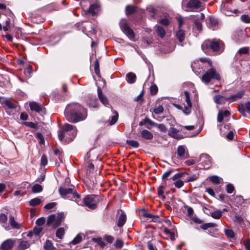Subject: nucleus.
I'll return each mask as SVG.
<instances>
[{"label": "nucleus", "mask_w": 250, "mask_h": 250, "mask_svg": "<svg viewBox=\"0 0 250 250\" xmlns=\"http://www.w3.org/2000/svg\"><path fill=\"white\" fill-rule=\"evenodd\" d=\"M201 6V2L198 0H190L188 3V7L189 8H199Z\"/></svg>", "instance_id": "obj_23"}, {"label": "nucleus", "mask_w": 250, "mask_h": 250, "mask_svg": "<svg viewBox=\"0 0 250 250\" xmlns=\"http://www.w3.org/2000/svg\"><path fill=\"white\" fill-rule=\"evenodd\" d=\"M120 27L122 31L127 36V37L130 40H133L134 39V32L133 30L127 25L125 21L122 20V21L120 22Z\"/></svg>", "instance_id": "obj_9"}, {"label": "nucleus", "mask_w": 250, "mask_h": 250, "mask_svg": "<svg viewBox=\"0 0 250 250\" xmlns=\"http://www.w3.org/2000/svg\"><path fill=\"white\" fill-rule=\"evenodd\" d=\"M14 242L15 241L11 239H7L2 243L0 248L2 250H10L13 248Z\"/></svg>", "instance_id": "obj_14"}, {"label": "nucleus", "mask_w": 250, "mask_h": 250, "mask_svg": "<svg viewBox=\"0 0 250 250\" xmlns=\"http://www.w3.org/2000/svg\"><path fill=\"white\" fill-rule=\"evenodd\" d=\"M64 234V229L63 228H59L56 233V237L59 239H62Z\"/></svg>", "instance_id": "obj_39"}, {"label": "nucleus", "mask_w": 250, "mask_h": 250, "mask_svg": "<svg viewBox=\"0 0 250 250\" xmlns=\"http://www.w3.org/2000/svg\"><path fill=\"white\" fill-rule=\"evenodd\" d=\"M124 242L121 239H117L114 244V246L116 248H122Z\"/></svg>", "instance_id": "obj_52"}, {"label": "nucleus", "mask_w": 250, "mask_h": 250, "mask_svg": "<svg viewBox=\"0 0 250 250\" xmlns=\"http://www.w3.org/2000/svg\"><path fill=\"white\" fill-rule=\"evenodd\" d=\"M47 157L43 155L41 157V164L43 166H45L47 164Z\"/></svg>", "instance_id": "obj_63"}, {"label": "nucleus", "mask_w": 250, "mask_h": 250, "mask_svg": "<svg viewBox=\"0 0 250 250\" xmlns=\"http://www.w3.org/2000/svg\"><path fill=\"white\" fill-rule=\"evenodd\" d=\"M7 216L4 214L1 213L0 214V223L2 227L4 228V229L6 230H9L10 229V226L7 223Z\"/></svg>", "instance_id": "obj_18"}, {"label": "nucleus", "mask_w": 250, "mask_h": 250, "mask_svg": "<svg viewBox=\"0 0 250 250\" xmlns=\"http://www.w3.org/2000/svg\"><path fill=\"white\" fill-rule=\"evenodd\" d=\"M245 94L244 90H241L236 94H233L230 96L228 97V100L230 102H233L238 99H241L243 97Z\"/></svg>", "instance_id": "obj_19"}, {"label": "nucleus", "mask_w": 250, "mask_h": 250, "mask_svg": "<svg viewBox=\"0 0 250 250\" xmlns=\"http://www.w3.org/2000/svg\"><path fill=\"white\" fill-rule=\"evenodd\" d=\"M174 185L177 188H181L184 185V182L182 180H178L174 183Z\"/></svg>", "instance_id": "obj_61"}, {"label": "nucleus", "mask_w": 250, "mask_h": 250, "mask_svg": "<svg viewBox=\"0 0 250 250\" xmlns=\"http://www.w3.org/2000/svg\"><path fill=\"white\" fill-rule=\"evenodd\" d=\"M146 123H148L150 125H154V123L152 121H151L150 119H149L148 118H145L144 120L141 121L139 123V125L140 126H142Z\"/></svg>", "instance_id": "obj_49"}, {"label": "nucleus", "mask_w": 250, "mask_h": 250, "mask_svg": "<svg viewBox=\"0 0 250 250\" xmlns=\"http://www.w3.org/2000/svg\"><path fill=\"white\" fill-rule=\"evenodd\" d=\"M225 234L227 236H228L229 238H233L234 237V233L231 229H226L225 230Z\"/></svg>", "instance_id": "obj_57"}, {"label": "nucleus", "mask_w": 250, "mask_h": 250, "mask_svg": "<svg viewBox=\"0 0 250 250\" xmlns=\"http://www.w3.org/2000/svg\"><path fill=\"white\" fill-rule=\"evenodd\" d=\"M202 48L205 52L207 49H210L213 52H215L218 54H220L224 49V44L223 42L220 40H208L205 41L203 43L202 45Z\"/></svg>", "instance_id": "obj_2"}, {"label": "nucleus", "mask_w": 250, "mask_h": 250, "mask_svg": "<svg viewBox=\"0 0 250 250\" xmlns=\"http://www.w3.org/2000/svg\"><path fill=\"white\" fill-rule=\"evenodd\" d=\"M222 215V211L220 210L215 211L211 213V216L214 219H218Z\"/></svg>", "instance_id": "obj_42"}, {"label": "nucleus", "mask_w": 250, "mask_h": 250, "mask_svg": "<svg viewBox=\"0 0 250 250\" xmlns=\"http://www.w3.org/2000/svg\"><path fill=\"white\" fill-rule=\"evenodd\" d=\"M244 117L250 119V110H238Z\"/></svg>", "instance_id": "obj_55"}, {"label": "nucleus", "mask_w": 250, "mask_h": 250, "mask_svg": "<svg viewBox=\"0 0 250 250\" xmlns=\"http://www.w3.org/2000/svg\"><path fill=\"white\" fill-rule=\"evenodd\" d=\"M201 161L204 168H208L211 165V158L208 154H202L201 156Z\"/></svg>", "instance_id": "obj_10"}, {"label": "nucleus", "mask_w": 250, "mask_h": 250, "mask_svg": "<svg viewBox=\"0 0 250 250\" xmlns=\"http://www.w3.org/2000/svg\"><path fill=\"white\" fill-rule=\"evenodd\" d=\"M30 109H42L41 105L35 102H32L29 103Z\"/></svg>", "instance_id": "obj_35"}, {"label": "nucleus", "mask_w": 250, "mask_h": 250, "mask_svg": "<svg viewBox=\"0 0 250 250\" xmlns=\"http://www.w3.org/2000/svg\"><path fill=\"white\" fill-rule=\"evenodd\" d=\"M141 136L146 140H151L153 137V134L146 129H144L140 132Z\"/></svg>", "instance_id": "obj_22"}, {"label": "nucleus", "mask_w": 250, "mask_h": 250, "mask_svg": "<svg viewBox=\"0 0 250 250\" xmlns=\"http://www.w3.org/2000/svg\"><path fill=\"white\" fill-rule=\"evenodd\" d=\"M176 36L180 42H182L185 40L184 31L179 29V30L176 33Z\"/></svg>", "instance_id": "obj_28"}, {"label": "nucleus", "mask_w": 250, "mask_h": 250, "mask_svg": "<svg viewBox=\"0 0 250 250\" xmlns=\"http://www.w3.org/2000/svg\"><path fill=\"white\" fill-rule=\"evenodd\" d=\"M9 222L12 228L16 229H20V225L15 220L14 217L13 216H10Z\"/></svg>", "instance_id": "obj_26"}, {"label": "nucleus", "mask_w": 250, "mask_h": 250, "mask_svg": "<svg viewBox=\"0 0 250 250\" xmlns=\"http://www.w3.org/2000/svg\"><path fill=\"white\" fill-rule=\"evenodd\" d=\"M64 114L68 122L74 123L83 120L87 116L86 110H64Z\"/></svg>", "instance_id": "obj_3"}, {"label": "nucleus", "mask_w": 250, "mask_h": 250, "mask_svg": "<svg viewBox=\"0 0 250 250\" xmlns=\"http://www.w3.org/2000/svg\"><path fill=\"white\" fill-rule=\"evenodd\" d=\"M83 235L82 234H78L70 242V244L76 245L80 243L83 240Z\"/></svg>", "instance_id": "obj_32"}, {"label": "nucleus", "mask_w": 250, "mask_h": 250, "mask_svg": "<svg viewBox=\"0 0 250 250\" xmlns=\"http://www.w3.org/2000/svg\"><path fill=\"white\" fill-rule=\"evenodd\" d=\"M77 130L75 126L65 124L62 129L58 131V137L59 140L64 143H69L76 137Z\"/></svg>", "instance_id": "obj_1"}, {"label": "nucleus", "mask_w": 250, "mask_h": 250, "mask_svg": "<svg viewBox=\"0 0 250 250\" xmlns=\"http://www.w3.org/2000/svg\"><path fill=\"white\" fill-rule=\"evenodd\" d=\"M221 77L219 74L217 72L214 68H210L208 69L202 77V81L208 84L212 81H219Z\"/></svg>", "instance_id": "obj_4"}, {"label": "nucleus", "mask_w": 250, "mask_h": 250, "mask_svg": "<svg viewBox=\"0 0 250 250\" xmlns=\"http://www.w3.org/2000/svg\"><path fill=\"white\" fill-rule=\"evenodd\" d=\"M214 101L218 104H223L226 103V102H229L228 100V97H225L221 95H216L213 98Z\"/></svg>", "instance_id": "obj_21"}, {"label": "nucleus", "mask_w": 250, "mask_h": 250, "mask_svg": "<svg viewBox=\"0 0 250 250\" xmlns=\"http://www.w3.org/2000/svg\"><path fill=\"white\" fill-rule=\"evenodd\" d=\"M143 215L144 217L146 218L151 219V220L154 222L156 221L158 218V217L157 216L154 215L151 213L147 212L144 213Z\"/></svg>", "instance_id": "obj_43"}, {"label": "nucleus", "mask_w": 250, "mask_h": 250, "mask_svg": "<svg viewBox=\"0 0 250 250\" xmlns=\"http://www.w3.org/2000/svg\"><path fill=\"white\" fill-rule=\"evenodd\" d=\"M135 11V7L131 6H127L126 7L125 11L127 15L131 14Z\"/></svg>", "instance_id": "obj_48"}, {"label": "nucleus", "mask_w": 250, "mask_h": 250, "mask_svg": "<svg viewBox=\"0 0 250 250\" xmlns=\"http://www.w3.org/2000/svg\"><path fill=\"white\" fill-rule=\"evenodd\" d=\"M126 142L128 146L133 148H137L139 146V143L136 141L127 140Z\"/></svg>", "instance_id": "obj_38"}, {"label": "nucleus", "mask_w": 250, "mask_h": 250, "mask_svg": "<svg viewBox=\"0 0 250 250\" xmlns=\"http://www.w3.org/2000/svg\"><path fill=\"white\" fill-rule=\"evenodd\" d=\"M98 95L101 102L106 106L108 104L106 97L103 94L102 89L100 87L98 88Z\"/></svg>", "instance_id": "obj_20"}, {"label": "nucleus", "mask_w": 250, "mask_h": 250, "mask_svg": "<svg viewBox=\"0 0 250 250\" xmlns=\"http://www.w3.org/2000/svg\"><path fill=\"white\" fill-rule=\"evenodd\" d=\"M184 94L186 98V102L187 103V105H185V109H188V108L191 107V103L189 97V94L188 91H185L184 92Z\"/></svg>", "instance_id": "obj_27"}, {"label": "nucleus", "mask_w": 250, "mask_h": 250, "mask_svg": "<svg viewBox=\"0 0 250 250\" xmlns=\"http://www.w3.org/2000/svg\"><path fill=\"white\" fill-rule=\"evenodd\" d=\"M241 19L244 22L249 23L250 22V17L246 15H243L241 17Z\"/></svg>", "instance_id": "obj_62"}, {"label": "nucleus", "mask_w": 250, "mask_h": 250, "mask_svg": "<svg viewBox=\"0 0 250 250\" xmlns=\"http://www.w3.org/2000/svg\"><path fill=\"white\" fill-rule=\"evenodd\" d=\"M234 190V188L232 184H229L227 185V192L228 193H232Z\"/></svg>", "instance_id": "obj_56"}, {"label": "nucleus", "mask_w": 250, "mask_h": 250, "mask_svg": "<svg viewBox=\"0 0 250 250\" xmlns=\"http://www.w3.org/2000/svg\"><path fill=\"white\" fill-rule=\"evenodd\" d=\"M136 79V75L132 72H129L126 76V80L128 83H133L135 82Z\"/></svg>", "instance_id": "obj_24"}, {"label": "nucleus", "mask_w": 250, "mask_h": 250, "mask_svg": "<svg viewBox=\"0 0 250 250\" xmlns=\"http://www.w3.org/2000/svg\"><path fill=\"white\" fill-rule=\"evenodd\" d=\"M32 72V66L28 65L24 70V74L26 77H30Z\"/></svg>", "instance_id": "obj_47"}, {"label": "nucleus", "mask_w": 250, "mask_h": 250, "mask_svg": "<svg viewBox=\"0 0 250 250\" xmlns=\"http://www.w3.org/2000/svg\"><path fill=\"white\" fill-rule=\"evenodd\" d=\"M209 21L210 23L209 27L214 30L215 29V27L218 25V20L214 17H210Z\"/></svg>", "instance_id": "obj_30"}, {"label": "nucleus", "mask_w": 250, "mask_h": 250, "mask_svg": "<svg viewBox=\"0 0 250 250\" xmlns=\"http://www.w3.org/2000/svg\"><path fill=\"white\" fill-rule=\"evenodd\" d=\"M158 128L163 132H166L167 128L164 124H159L157 125Z\"/></svg>", "instance_id": "obj_64"}, {"label": "nucleus", "mask_w": 250, "mask_h": 250, "mask_svg": "<svg viewBox=\"0 0 250 250\" xmlns=\"http://www.w3.org/2000/svg\"><path fill=\"white\" fill-rule=\"evenodd\" d=\"M64 217L65 214L63 212L51 214L48 217L47 224L56 228L61 225Z\"/></svg>", "instance_id": "obj_5"}, {"label": "nucleus", "mask_w": 250, "mask_h": 250, "mask_svg": "<svg viewBox=\"0 0 250 250\" xmlns=\"http://www.w3.org/2000/svg\"><path fill=\"white\" fill-rule=\"evenodd\" d=\"M23 124L28 127L34 129L36 128L38 126L37 124L31 122H25L23 123Z\"/></svg>", "instance_id": "obj_44"}, {"label": "nucleus", "mask_w": 250, "mask_h": 250, "mask_svg": "<svg viewBox=\"0 0 250 250\" xmlns=\"http://www.w3.org/2000/svg\"><path fill=\"white\" fill-rule=\"evenodd\" d=\"M99 10V6L97 4H93L90 5L88 9V12L92 15L96 14Z\"/></svg>", "instance_id": "obj_29"}, {"label": "nucleus", "mask_w": 250, "mask_h": 250, "mask_svg": "<svg viewBox=\"0 0 250 250\" xmlns=\"http://www.w3.org/2000/svg\"><path fill=\"white\" fill-rule=\"evenodd\" d=\"M44 223H45V219L44 218H42V217L38 218L36 221V224L40 226L43 225L44 224Z\"/></svg>", "instance_id": "obj_58"}, {"label": "nucleus", "mask_w": 250, "mask_h": 250, "mask_svg": "<svg viewBox=\"0 0 250 250\" xmlns=\"http://www.w3.org/2000/svg\"><path fill=\"white\" fill-rule=\"evenodd\" d=\"M66 108L69 109H78L81 108V105L78 103H73L68 104Z\"/></svg>", "instance_id": "obj_34"}, {"label": "nucleus", "mask_w": 250, "mask_h": 250, "mask_svg": "<svg viewBox=\"0 0 250 250\" xmlns=\"http://www.w3.org/2000/svg\"><path fill=\"white\" fill-rule=\"evenodd\" d=\"M119 216L117 219V225L119 227H122L126 221L125 213L122 210L118 212Z\"/></svg>", "instance_id": "obj_12"}, {"label": "nucleus", "mask_w": 250, "mask_h": 250, "mask_svg": "<svg viewBox=\"0 0 250 250\" xmlns=\"http://www.w3.org/2000/svg\"><path fill=\"white\" fill-rule=\"evenodd\" d=\"M119 118V114L116 111L114 110L112 114L109 117V120L105 123V125L107 124V125H114L118 121Z\"/></svg>", "instance_id": "obj_13"}, {"label": "nucleus", "mask_w": 250, "mask_h": 250, "mask_svg": "<svg viewBox=\"0 0 250 250\" xmlns=\"http://www.w3.org/2000/svg\"><path fill=\"white\" fill-rule=\"evenodd\" d=\"M42 190V187L38 184H35L32 187V191L34 193H39Z\"/></svg>", "instance_id": "obj_41"}, {"label": "nucleus", "mask_w": 250, "mask_h": 250, "mask_svg": "<svg viewBox=\"0 0 250 250\" xmlns=\"http://www.w3.org/2000/svg\"><path fill=\"white\" fill-rule=\"evenodd\" d=\"M235 202L238 205H241L244 203V199L242 196L238 195L235 198Z\"/></svg>", "instance_id": "obj_50"}, {"label": "nucleus", "mask_w": 250, "mask_h": 250, "mask_svg": "<svg viewBox=\"0 0 250 250\" xmlns=\"http://www.w3.org/2000/svg\"><path fill=\"white\" fill-rule=\"evenodd\" d=\"M56 205H57L56 203L51 202V203L46 204L44 207V208H45L46 209H51L55 208L56 206Z\"/></svg>", "instance_id": "obj_53"}, {"label": "nucleus", "mask_w": 250, "mask_h": 250, "mask_svg": "<svg viewBox=\"0 0 250 250\" xmlns=\"http://www.w3.org/2000/svg\"><path fill=\"white\" fill-rule=\"evenodd\" d=\"M199 173L193 174L192 175H190V176L188 177L186 179V182H189L194 181L196 180H197L199 178Z\"/></svg>", "instance_id": "obj_36"}, {"label": "nucleus", "mask_w": 250, "mask_h": 250, "mask_svg": "<svg viewBox=\"0 0 250 250\" xmlns=\"http://www.w3.org/2000/svg\"><path fill=\"white\" fill-rule=\"evenodd\" d=\"M193 29L197 30L198 32H201L202 30V25L201 22L198 20H196L194 21V25L193 26Z\"/></svg>", "instance_id": "obj_33"}, {"label": "nucleus", "mask_w": 250, "mask_h": 250, "mask_svg": "<svg viewBox=\"0 0 250 250\" xmlns=\"http://www.w3.org/2000/svg\"><path fill=\"white\" fill-rule=\"evenodd\" d=\"M44 248L46 250H54L55 248L53 246L52 242L50 240H46L44 245Z\"/></svg>", "instance_id": "obj_40"}, {"label": "nucleus", "mask_w": 250, "mask_h": 250, "mask_svg": "<svg viewBox=\"0 0 250 250\" xmlns=\"http://www.w3.org/2000/svg\"><path fill=\"white\" fill-rule=\"evenodd\" d=\"M211 181L215 184H219L220 183L219 177L217 176H212L210 177Z\"/></svg>", "instance_id": "obj_59"}, {"label": "nucleus", "mask_w": 250, "mask_h": 250, "mask_svg": "<svg viewBox=\"0 0 250 250\" xmlns=\"http://www.w3.org/2000/svg\"><path fill=\"white\" fill-rule=\"evenodd\" d=\"M59 192L61 196L65 199H76L80 198V195L77 192L73 191L72 188L60 187Z\"/></svg>", "instance_id": "obj_6"}, {"label": "nucleus", "mask_w": 250, "mask_h": 250, "mask_svg": "<svg viewBox=\"0 0 250 250\" xmlns=\"http://www.w3.org/2000/svg\"><path fill=\"white\" fill-rule=\"evenodd\" d=\"M94 70L97 76H100L99 62L98 60H96L94 62Z\"/></svg>", "instance_id": "obj_46"}, {"label": "nucleus", "mask_w": 250, "mask_h": 250, "mask_svg": "<svg viewBox=\"0 0 250 250\" xmlns=\"http://www.w3.org/2000/svg\"><path fill=\"white\" fill-rule=\"evenodd\" d=\"M249 48L247 47H244L241 48L237 52V53L242 55V54H247L249 53Z\"/></svg>", "instance_id": "obj_51"}, {"label": "nucleus", "mask_w": 250, "mask_h": 250, "mask_svg": "<svg viewBox=\"0 0 250 250\" xmlns=\"http://www.w3.org/2000/svg\"><path fill=\"white\" fill-rule=\"evenodd\" d=\"M150 91L151 94L155 95L158 92V87L156 84L152 85L150 87Z\"/></svg>", "instance_id": "obj_54"}, {"label": "nucleus", "mask_w": 250, "mask_h": 250, "mask_svg": "<svg viewBox=\"0 0 250 250\" xmlns=\"http://www.w3.org/2000/svg\"><path fill=\"white\" fill-rule=\"evenodd\" d=\"M97 196L95 195H89L86 196L83 200L85 206L90 209H95L97 207V202L96 200Z\"/></svg>", "instance_id": "obj_8"}, {"label": "nucleus", "mask_w": 250, "mask_h": 250, "mask_svg": "<svg viewBox=\"0 0 250 250\" xmlns=\"http://www.w3.org/2000/svg\"><path fill=\"white\" fill-rule=\"evenodd\" d=\"M200 60L202 62H208V65L212 67V62L209 59L207 58H202L200 59Z\"/></svg>", "instance_id": "obj_60"}, {"label": "nucleus", "mask_w": 250, "mask_h": 250, "mask_svg": "<svg viewBox=\"0 0 250 250\" xmlns=\"http://www.w3.org/2000/svg\"><path fill=\"white\" fill-rule=\"evenodd\" d=\"M177 155L181 159H185L188 157V152L186 147L184 146H179L177 148Z\"/></svg>", "instance_id": "obj_11"}, {"label": "nucleus", "mask_w": 250, "mask_h": 250, "mask_svg": "<svg viewBox=\"0 0 250 250\" xmlns=\"http://www.w3.org/2000/svg\"><path fill=\"white\" fill-rule=\"evenodd\" d=\"M214 226V224L213 223H209L203 224L201 225L200 227L204 230H207L208 228L213 227Z\"/></svg>", "instance_id": "obj_45"}, {"label": "nucleus", "mask_w": 250, "mask_h": 250, "mask_svg": "<svg viewBox=\"0 0 250 250\" xmlns=\"http://www.w3.org/2000/svg\"><path fill=\"white\" fill-rule=\"evenodd\" d=\"M230 115L229 110H219L217 116L218 122H222L225 119L228 118Z\"/></svg>", "instance_id": "obj_17"}, {"label": "nucleus", "mask_w": 250, "mask_h": 250, "mask_svg": "<svg viewBox=\"0 0 250 250\" xmlns=\"http://www.w3.org/2000/svg\"><path fill=\"white\" fill-rule=\"evenodd\" d=\"M168 135L177 139L183 138V135L179 133V131L177 129L172 127L169 128L168 131Z\"/></svg>", "instance_id": "obj_15"}, {"label": "nucleus", "mask_w": 250, "mask_h": 250, "mask_svg": "<svg viewBox=\"0 0 250 250\" xmlns=\"http://www.w3.org/2000/svg\"><path fill=\"white\" fill-rule=\"evenodd\" d=\"M30 246V244L27 241H21L19 245L17 247L18 250H24L28 248Z\"/></svg>", "instance_id": "obj_25"}, {"label": "nucleus", "mask_w": 250, "mask_h": 250, "mask_svg": "<svg viewBox=\"0 0 250 250\" xmlns=\"http://www.w3.org/2000/svg\"><path fill=\"white\" fill-rule=\"evenodd\" d=\"M156 31L157 34L162 38H164L166 35V32L164 28L161 26L156 27Z\"/></svg>", "instance_id": "obj_31"}, {"label": "nucleus", "mask_w": 250, "mask_h": 250, "mask_svg": "<svg viewBox=\"0 0 250 250\" xmlns=\"http://www.w3.org/2000/svg\"><path fill=\"white\" fill-rule=\"evenodd\" d=\"M41 203V200L38 198H35L31 199L29 202V205L32 207H35L40 205Z\"/></svg>", "instance_id": "obj_37"}, {"label": "nucleus", "mask_w": 250, "mask_h": 250, "mask_svg": "<svg viewBox=\"0 0 250 250\" xmlns=\"http://www.w3.org/2000/svg\"><path fill=\"white\" fill-rule=\"evenodd\" d=\"M0 102L2 104H4L9 108L15 109L17 107V104L16 103H13L10 100L5 98H0Z\"/></svg>", "instance_id": "obj_16"}, {"label": "nucleus", "mask_w": 250, "mask_h": 250, "mask_svg": "<svg viewBox=\"0 0 250 250\" xmlns=\"http://www.w3.org/2000/svg\"><path fill=\"white\" fill-rule=\"evenodd\" d=\"M98 159V156L95 154L93 149L90 150L87 153L84 158L85 164L90 171H92L94 168V166L92 162Z\"/></svg>", "instance_id": "obj_7"}]
</instances>
